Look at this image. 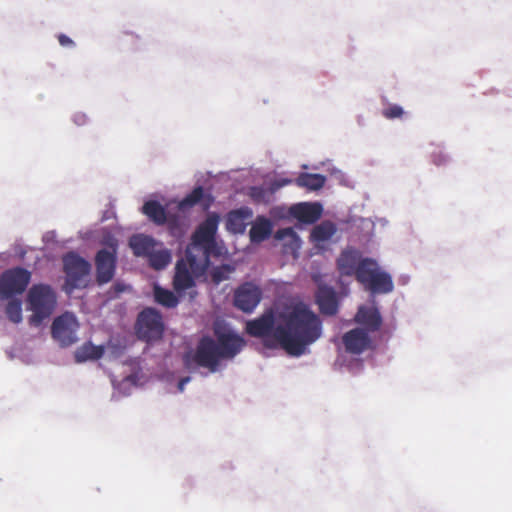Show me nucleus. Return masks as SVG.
<instances>
[{
    "label": "nucleus",
    "mask_w": 512,
    "mask_h": 512,
    "mask_svg": "<svg viewBox=\"0 0 512 512\" xmlns=\"http://www.w3.org/2000/svg\"><path fill=\"white\" fill-rule=\"evenodd\" d=\"M246 333L261 338L269 348L281 347L292 356L302 355L322 335V320L310 307L298 302L281 309H266L246 322Z\"/></svg>",
    "instance_id": "nucleus-1"
},
{
    "label": "nucleus",
    "mask_w": 512,
    "mask_h": 512,
    "mask_svg": "<svg viewBox=\"0 0 512 512\" xmlns=\"http://www.w3.org/2000/svg\"><path fill=\"white\" fill-rule=\"evenodd\" d=\"M217 340L209 336L200 339L194 354L186 357L185 362L190 366V361L199 367L207 368L214 373L218 370L221 359L234 358L245 346V341L239 335L232 332L219 333L215 331Z\"/></svg>",
    "instance_id": "nucleus-2"
},
{
    "label": "nucleus",
    "mask_w": 512,
    "mask_h": 512,
    "mask_svg": "<svg viewBox=\"0 0 512 512\" xmlns=\"http://www.w3.org/2000/svg\"><path fill=\"white\" fill-rule=\"evenodd\" d=\"M218 224V215H209L192 234L191 243L186 248V257L196 274L204 273L209 266L210 256L219 254L215 239Z\"/></svg>",
    "instance_id": "nucleus-3"
},
{
    "label": "nucleus",
    "mask_w": 512,
    "mask_h": 512,
    "mask_svg": "<svg viewBox=\"0 0 512 512\" xmlns=\"http://www.w3.org/2000/svg\"><path fill=\"white\" fill-rule=\"evenodd\" d=\"M356 280L372 294H387L394 288L391 275L382 270L372 258L362 259Z\"/></svg>",
    "instance_id": "nucleus-4"
},
{
    "label": "nucleus",
    "mask_w": 512,
    "mask_h": 512,
    "mask_svg": "<svg viewBox=\"0 0 512 512\" xmlns=\"http://www.w3.org/2000/svg\"><path fill=\"white\" fill-rule=\"evenodd\" d=\"M30 310L33 312L29 322L31 325L39 326L44 319L48 318L56 305V295L53 289L46 284L33 285L27 297Z\"/></svg>",
    "instance_id": "nucleus-5"
},
{
    "label": "nucleus",
    "mask_w": 512,
    "mask_h": 512,
    "mask_svg": "<svg viewBox=\"0 0 512 512\" xmlns=\"http://www.w3.org/2000/svg\"><path fill=\"white\" fill-rule=\"evenodd\" d=\"M102 244L108 249H101L95 256L96 281L99 285L110 282L116 270L117 263V239L111 235L102 240Z\"/></svg>",
    "instance_id": "nucleus-6"
},
{
    "label": "nucleus",
    "mask_w": 512,
    "mask_h": 512,
    "mask_svg": "<svg viewBox=\"0 0 512 512\" xmlns=\"http://www.w3.org/2000/svg\"><path fill=\"white\" fill-rule=\"evenodd\" d=\"M63 268L66 274L65 286L68 292L77 288H85L91 271V265L74 252L63 257Z\"/></svg>",
    "instance_id": "nucleus-7"
},
{
    "label": "nucleus",
    "mask_w": 512,
    "mask_h": 512,
    "mask_svg": "<svg viewBox=\"0 0 512 512\" xmlns=\"http://www.w3.org/2000/svg\"><path fill=\"white\" fill-rule=\"evenodd\" d=\"M135 331L137 337L146 342L161 339L164 332L162 315L154 308H145L137 317Z\"/></svg>",
    "instance_id": "nucleus-8"
},
{
    "label": "nucleus",
    "mask_w": 512,
    "mask_h": 512,
    "mask_svg": "<svg viewBox=\"0 0 512 512\" xmlns=\"http://www.w3.org/2000/svg\"><path fill=\"white\" fill-rule=\"evenodd\" d=\"M31 280V273L23 267L5 270L0 275V297L9 299L22 294Z\"/></svg>",
    "instance_id": "nucleus-9"
},
{
    "label": "nucleus",
    "mask_w": 512,
    "mask_h": 512,
    "mask_svg": "<svg viewBox=\"0 0 512 512\" xmlns=\"http://www.w3.org/2000/svg\"><path fill=\"white\" fill-rule=\"evenodd\" d=\"M79 323L76 317L71 313H64L56 317L52 323L51 334L62 347H67L74 344L77 338V330Z\"/></svg>",
    "instance_id": "nucleus-10"
},
{
    "label": "nucleus",
    "mask_w": 512,
    "mask_h": 512,
    "mask_svg": "<svg viewBox=\"0 0 512 512\" xmlns=\"http://www.w3.org/2000/svg\"><path fill=\"white\" fill-rule=\"evenodd\" d=\"M262 299V290L252 282H245L234 291V306L245 313L255 310Z\"/></svg>",
    "instance_id": "nucleus-11"
},
{
    "label": "nucleus",
    "mask_w": 512,
    "mask_h": 512,
    "mask_svg": "<svg viewBox=\"0 0 512 512\" xmlns=\"http://www.w3.org/2000/svg\"><path fill=\"white\" fill-rule=\"evenodd\" d=\"M345 351L352 355H360L372 348V339L367 331L357 327L342 336Z\"/></svg>",
    "instance_id": "nucleus-12"
},
{
    "label": "nucleus",
    "mask_w": 512,
    "mask_h": 512,
    "mask_svg": "<svg viewBox=\"0 0 512 512\" xmlns=\"http://www.w3.org/2000/svg\"><path fill=\"white\" fill-rule=\"evenodd\" d=\"M315 302L323 315L334 316L338 312V296L331 286L319 284L315 293Z\"/></svg>",
    "instance_id": "nucleus-13"
},
{
    "label": "nucleus",
    "mask_w": 512,
    "mask_h": 512,
    "mask_svg": "<svg viewBox=\"0 0 512 512\" xmlns=\"http://www.w3.org/2000/svg\"><path fill=\"white\" fill-rule=\"evenodd\" d=\"M362 259L361 253L354 248L343 250L337 259V268L340 274L356 278Z\"/></svg>",
    "instance_id": "nucleus-14"
},
{
    "label": "nucleus",
    "mask_w": 512,
    "mask_h": 512,
    "mask_svg": "<svg viewBox=\"0 0 512 512\" xmlns=\"http://www.w3.org/2000/svg\"><path fill=\"white\" fill-rule=\"evenodd\" d=\"M322 205L318 202H303L292 205L290 214L305 224L315 223L322 215Z\"/></svg>",
    "instance_id": "nucleus-15"
},
{
    "label": "nucleus",
    "mask_w": 512,
    "mask_h": 512,
    "mask_svg": "<svg viewBox=\"0 0 512 512\" xmlns=\"http://www.w3.org/2000/svg\"><path fill=\"white\" fill-rule=\"evenodd\" d=\"M354 320L368 333L376 332L382 326V316L377 307L360 306Z\"/></svg>",
    "instance_id": "nucleus-16"
},
{
    "label": "nucleus",
    "mask_w": 512,
    "mask_h": 512,
    "mask_svg": "<svg viewBox=\"0 0 512 512\" xmlns=\"http://www.w3.org/2000/svg\"><path fill=\"white\" fill-rule=\"evenodd\" d=\"M203 273L196 274L192 271L188 259H181L177 262L173 280L174 288L177 291H184L194 286V276H200Z\"/></svg>",
    "instance_id": "nucleus-17"
},
{
    "label": "nucleus",
    "mask_w": 512,
    "mask_h": 512,
    "mask_svg": "<svg viewBox=\"0 0 512 512\" xmlns=\"http://www.w3.org/2000/svg\"><path fill=\"white\" fill-rule=\"evenodd\" d=\"M129 245L135 256L146 258L156 247L161 246L153 237L144 234L132 236L129 240Z\"/></svg>",
    "instance_id": "nucleus-18"
},
{
    "label": "nucleus",
    "mask_w": 512,
    "mask_h": 512,
    "mask_svg": "<svg viewBox=\"0 0 512 512\" xmlns=\"http://www.w3.org/2000/svg\"><path fill=\"white\" fill-rule=\"evenodd\" d=\"M251 217L252 211L248 207L230 211L226 220L227 229L233 233H243L247 225V220Z\"/></svg>",
    "instance_id": "nucleus-19"
},
{
    "label": "nucleus",
    "mask_w": 512,
    "mask_h": 512,
    "mask_svg": "<svg viewBox=\"0 0 512 512\" xmlns=\"http://www.w3.org/2000/svg\"><path fill=\"white\" fill-rule=\"evenodd\" d=\"M141 211L156 225H164L168 220L165 207L156 200L146 201Z\"/></svg>",
    "instance_id": "nucleus-20"
},
{
    "label": "nucleus",
    "mask_w": 512,
    "mask_h": 512,
    "mask_svg": "<svg viewBox=\"0 0 512 512\" xmlns=\"http://www.w3.org/2000/svg\"><path fill=\"white\" fill-rule=\"evenodd\" d=\"M272 233V223L265 217H258L252 225L249 236L253 243H260L267 239Z\"/></svg>",
    "instance_id": "nucleus-21"
},
{
    "label": "nucleus",
    "mask_w": 512,
    "mask_h": 512,
    "mask_svg": "<svg viewBox=\"0 0 512 512\" xmlns=\"http://www.w3.org/2000/svg\"><path fill=\"white\" fill-rule=\"evenodd\" d=\"M104 354L103 346L93 345L91 342L84 343L74 353L75 361L82 363L88 360H98Z\"/></svg>",
    "instance_id": "nucleus-22"
},
{
    "label": "nucleus",
    "mask_w": 512,
    "mask_h": 512,
    "mask_svg": "<svg viewBox=\"0 0 512 512\" xmlns=\"http://www.w3.org/2000/svg\"><path fill=\"white\" fill-rule=\"evenodd\" d=\"M294 182L298 187L319 190L325 185L326 178L321 174L301 173Z\"/></svg>",
    "instance_id": "nucleus-23"
},
{
    "label": "nucleus",
    "mask_w": 512,
    "mask_h": 512,
    "mask_svg": "<svg viewBox=\"0 0 512 512\" xmlns=\"http://www.w3.org/2000/svg\"><path fill=\"white\" fill-rule=\"evenodd\" d=\"M336 232V226L331 221H323L315 226L311 232V239L315 242L329 240Z\"/></svg>",
    "instance_id": "nucleus-24"
},
{
    "label": "nucleus",
    "mask_w": 512,
    "mask_h": 512,
    "mask_svg": "<svg viewBox=\"0 0 512 512\" xmlns=\"http://www.w3.org/2000/svg\"><path fill=\"white\" fill-rule=\"evenodd\" d=\"M149 264L155 270L164 269L171 261V253L165 248L153 250V252L147 257Z\"/></svg>",
    "instance_id": "nucleus-25"
},
{
    "label": "nucleus",
    "mask_w": 512,
    "mask_h": 512,
    "mask_svg": "<svg viewBox=\"0 0 512 512\" xmlns=\"http://www.w3.org/2000/svg\"><path fill=\"white\" fill-rule=\"evenodd\" d=\"M154 296L157 303L167 308H173L178 304V298L174 295L173 292L167 289L155 287Z\"/></svg>",
    "instance_id": "nucleus-26"
},
{
    "label": "nucleus",
    "mask_w": 512,
    "mask_h": 512,
    "mask_svg": "<svg viewBox=\"0 0 512 512\" xmlns=\"http://www.w3.org/2000/svg\"><path fill=\"white\" fill-rule=\"evenodd\" d=\"M204 190L201 186L195 187L191 193L186 195L179 203L180 209H186L195 206L204 199Z\"/></svg>",
    "instance_id": "nucleus-27"
},
{
    "label": "nucleus",
    "mask_w": 512,
    "mask_h": 512,
    "mask_svg": "<svg viewBox=\"0 0 512 512\" xmlns=\"http://www.w3.org/2000/svg\"><path fill=\"white\" fill-rule=\"evenodd\" d=\"M5 313L8 319L18 324L22 321V304L20 300L12 299L10 300L5 308Z\"/></svg>",
    "instance_id": "nucleus-28"
},
{
    "label": "nucleus",
    "mask_w": 512,
    "mask_h": 512,
    "mask_svg": "<svg viewBox=\"0 0 512 512\" xmlns=\"http://www.w3.org/2000/svg\"><path fill=\"white\" fill-rule=\"evenodd\" d=\"M233 271L234 267L228 264H223L212 268L210 271V277L212 282L218 285L221 282L227 280Z\"/></svg>",
    "instance_id": "nucleus-29"
},
{
    "label": "nucleus",
    "mask_w": 512,
    "mask_h": 512,
    "mask_svg": "<svg viewBox=\"0 0 512 512\" xmlns=\"http://www.w3.org/2000/svg\"><path fill=\"white\" fill-rule=\"evenodd\" d=\"M276 240H288L291 246L298 247L300 239L292 227L278 229L274 235Z\"/></svg>",
    "instance_id": "nucleus-30"
},
{
    "label": "nucleus",
    "mask_w": 512,
    "mask_h": 512,
    "mask_svg": "<svg viewBox=\"0 0 512 512\" xmlns=\"http://www.w3.org/2000/svg\"><path fill=\"white\" fill-rule=\"evenodd\" d=\"M404 114V111L401 106L399 105H389L388 107L384 108L382 111V115L386 119H395V118H401Z\"/></svg>",
    "instance_id": "nucleus-31"
},
{
    "label": "nucleus",
    "mask_w": 512,
    "mask_h": 512,
    "mask_svg": "<svg viewBox=\"0 0 512 512\" xmlns=\"http://www.w3.org/2000/svg\"><path fill=\"white\" fill-rule=\"evenodd\" d=\"M166 223L168 224L169 231L173 236L179 237L183 235L184 231L176 216L168 217Z\"/></svg>",
    "instance_id": "nucleus-32"
},
{
    "label": "nucleus",
    "mask_w": 512,
    "mask_h": 512,
    "mask_svg": "<svg viewBox=\"0 0 512 512\" xmlns=\"http://www.w3.org/2000/svg\"><path fill=\"white\" fill-rule=\"evenodd\" d=\"M266 191L262 187H251L250 196L256 202L264 201Z\"/></svg>",
    "instance_id": "nucleus-33"
},
{
    "label": "nucleus",
    "mask_w": 512,
    "mask_h": 512,
    "mask_svg": "<svg viewBox=\"0 0 512 512\" xmlns=\"http://www.w3.org/2000/svg\"><path fill=\"white\" fill-rule=\"evenodd\" d=\"M292 182L293 180L288 178L277 179L271 183V190L274 192L286 185L291 184Z\"/></svg>",
    "instance_id": "nucleus-34"
},
{
    "label": "nucleus",
    "mask_w": 512,
    "mask_h": 512,
    "mask_svg": "<svg viewBox=\"0 0 512 512\" xmlns=\"http://www.w3.org/2000/svg\"><path fill=\"white\" fill-rule=\"evenodd\" d=\"M58 41H59L60 45L63 47H73L74 46L73 40L65 34H59Z\"/></svg>",
    "instance_id": "nucleus-35"
},
{
    "label": "nucleus",
    "mask_w": 512,
    "mask_h": 512,
    "mask_svg": "<svg viewBox=\"0 0 512 512\" xmlns=\"http://www.w3.org/2000/svg\"><path fill=\"white\" fill-rule=\"evenodd\" d=\"M73 121L77 125H84L87 122V117L83 113H76L73 117Z\"/></svg>",
    "instance_id": "nucleus-36"
},
{
    "label": "nucleus",
    "mask_w": 512,
    "mask_h": 512,
    "mask_svg": "<svg viewBox=\"0 0 512 512\" xmlns=\"http://www.w3.org/2000/svg\"><path fill=\"white\" fill-rule=\"evenodd\" d=\"M190 380H191V378H190L189 376H187V377H183V378H181V379L179 380V382H178V390H179V392H183V391H184V389H185V385H186L187 383H189V382H190Z\"/></svg>",
    "instance_id": "nucleus-37"
},
{
    "label": "nucleus",
    "mask_w": 512,
    "mask_h": 512,
    "mask_svg": "<svg viewBox=\"0 0 512 512\" xmlns=\"http://www.w3.org/2000/svg\"><path fill=\"white\" fill-rule=\"evenodd\" d=\"M210 202H211V197L209 196V197L207 198V201H206V203L204 204V206H205L206 208H207V207H209Z\"/></svg>",
    "instance_id": "nucleus-38"
},
{
    "label": "nucleus",
    "mask_w": 512,
    "mask_h": 512,
    "mask_svg": "<svg viewBox=\"0 0 512 512\" xmlns=\"http://www.w3.org/2000/svg\"><path fill=\"white\" fill-rule=\"evenodd\" d=\"M123 289L117 285V291H122Z\"/></svg>",
    "instance_id": "nucleus-39"
}]
</instances>
